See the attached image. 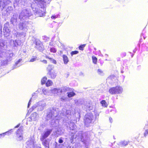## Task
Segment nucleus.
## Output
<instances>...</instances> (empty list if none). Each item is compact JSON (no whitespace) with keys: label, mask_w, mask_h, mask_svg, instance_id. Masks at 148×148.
<instances>
[{"label":"nucleus","mask_w":148,"mask_h":148,"mask_svg":"<svg viewBox=\"0 0 148 148\" xmlns=\"http://www.w3.org/2000/svg\"><path fill=\"white\" fill-rule=\"evenodd\" d=\"M52 63H53V64H56L57 63L56 61L55 60L53 59L52 60Z\"/></svg>","instance_id":"2f4dec72"},{"label":"nucleus","mask_w":148,"mask_h":148,"mask_svg":"<svg viewBox=\"0 0 148 148\" xmlns=\"http://www.w3.org/2000/svg\"><path fill=\"white\" fill-rule=\"evenodd\" d=\"M36 58H31L30 60V62H33L36 60Z\"/></svg>","instance_id":"c85d7f7f"},{"label":"nucleus","mask_w":148,"mask_h":148,"mask_svg":"<svg viewBox=\"0 0 148 148\" xmlns=\"http://www.w3.org/2000/svg\"><path fill=\"white\" fill-rule=\"evenodd\" d=\"M67 96L69 97H71L75 96L76 95L75 93L73 91L68 92Z\"/></svg>","instance_id":"dca6fc26"},{"label":"nucleus","mask_w":148,"mask_h":148,"mask_svg":"<svg viewBox=\"0 0 148 148\" xmlns=\"http://www.w3.org/2000/svg\"><path fill=\"white\" fill-rule=\"evenodd\" d=\"M47 69L48 71L47 75L49 76V77L51 79L55 78L56 76V73L55 71L53 69L52 66L49 65Z\"/></svg>","instance_id":"f03ea898"},{"label":"nucleus","mask_w":148,"mask_h":148,"mask_svg":"<svg viewBox=\"0 0 148 148\" xmlns=\"http://www.w3.org/2000/svg\"><path fill=\"white\" fill-rule=\"evenodd\" d=\"M62 58L64 63L65 64H67L69 61L68 57L65 55H63Z\"/></svg>","instance_id":"1a4fd4ad"},{"label":"nucleus","mask_w":148,"mask_h":148,"mask_svg":"<svg viewBox=\"0 0 148 148\" xmlns=\"http://www.w3.org/2000/svg\"><path fill=\"white\" fill-rule=\"evenodd\" d=\"M23 127L22 126L20 127L19 129H18L17 131L16 134L17 137L19 138V140H22L23 139V137L21 135H19V133L21 132L23 130Z\"/></svg>","instance_id":"0eeeda50"},{"label":"nucleus","mask_w":148,"mask_h":148,"mask_svg":"<svg viewBox=\"0 0 148 148\" xmlns=\"http://www.w3.org/2000/svg\"><path fill=\"white\" fill-rule=\"evenodd\" d=\"M97 72L99 74H100L103 73V71L100 69H99L97 70Z\"/></svg>","instance_id":"b1692460"},{"label":"nucleus","mask_w":148,"mask_h":148,"mask_svg":"<svg viewBox=\"0 0 148 148\" xmlns=\"http://www.w3.org/2000/svg\"><path fill=\"white\" fill-rule=\"evenodd\" d=\"M30 100H29V102H28V107L29 108V104H30Z\"/></svg>","instance_id":"c9c22d12"},{"label":"nucleus","mask_w":148,"mask_h":148,"mask_svg":"<svg viewBox=\"0 0 148 148\" xmlns=\"http://www.w3.org/2000/svg\"><path fill=\"white\" fill-rule=\"evenodd\" d=\"M61 99L62 101L64 100H65L64 99H63L62 98H61Z\"/></svg>","instance_id":"e433bc0d"},{"label":"nucleus","mask_w":148,"mask_h":148,"mask_svg":"<svg viewBox=\"0 0 148 148\" xmlns=\"http://www.w3.org/2000/svg\"><path fill=\"white\" fill-rule=\"evenodd\" d=\"M52 130L51 129H48L46 131L44 132L42 137L40 138L41 141H42L45 139L47 138L51 133Z\"/></svg>","instance_id":"39448f33"},{"label":"nucleus","mask_w":148,"mask_h":148,"mask_svg":"<svg viewBox=\"0 0 148 148\" xmlns=\"http://www.w3.org/2000/svg\"><path fill=\"white\" fill-rule=\"evenodd\" d=\"M12 130L11 129L5 133L0 134V138H2L4 137L5 135H9L12 134Z\"/></svg>","instance_id":"6e6552de"},{"label":"nucleus","mask_w":148,"mask_h":148,"mask_svg":"<svg viewBox=\"0 0 148 148\" xmlns=\"http://www.w3.org/2000/svg\"><path fill=\"white\" fill-rule=\"evenodd\" d=\"M5 46V44L3 41H0V50L2 49Z\"/></svg>","instance_id":"a211bd4d"},{"label":"nucleus","mask_w":148,"mask_h":148,"mask_svg":"<svg viewBox=\"0 0 148 148\" xmlns=\"http://www.w3.org/2000/svg\"><path fill=\"white\" fill-rule=\"evenodd\" d=\"M79 53V52L77 51H72L71 53V56H72L73 55H74L76 54L77 53Z\"/></svg>","instance_id":"4be33fe9"},{"label":"nucleus","mask_w":148,"mask_h":148,"mask_svg":"<svg viewBox=\"0 0 148 148\" xmlns=\"http://www.w3.org/2000/svg\"><path fill=\"white\" fill-rule=\"evenodd\" d=\"M117 60L118 61H120V58H117Z\"/></svg>","instance_id":"f704fd0d"},{"label":"nucleus","mask_w":148,"mask_h":148,"mask_svg":"<svg viewBox=\"0 0 148 148\" xmlns=\"http://www.w3.org/2000/svg\"><path fill=\"white\" fill-rule=\"evenodd\" d=\"M46 9L45 7H41L36 11L37 14L40 17H42L45 16Z\"/></svg>","instance_id":"20e7f679"},{"label":"nucleus","mask_w":148,"mask_h":148,"mask_svg":"<svg viewBox=\"0 0 148 148\" xmlns=\"http://www.w3.org/2000/svg\"><path fill=\"white\" fill-rule=\"evenodd\" d=\"M46 58L47 59H49V60H52L53 59L52 58H50L49 57L47 56H46Z\"/></svg>","instance_id":"473e14b6"},{"label":"nucleus","mask_w":148,"mask_h":148,"mask_svg":"<svg viewBox=\"0 0 148 148\" xmlns=\"http://www.w3.org/2000/svg\"><path fill=\"white\" fill-rule=\"evenodd\" d=\"M42 141V144L45 147H48L49 146V143L48 142L47 140L46 139L45 140H43Z\"/></svg>","instance_id":"9d476101"},{"label":"nucleus","mask_w":148,"mask_h":148,"mask_svg":"<svg viewBox=\"0 0 148 148\" xmlns=\"http://www.w3.org/2000/svg\"><path fill=\"white\" fill-rule=\"evenodd\" d=\"M127 144V142H123L122 143L121 145L123 146H125Z\"/></svg>","instance_id":"bb28decb"},{"label":"nucleus","mask_w":148,"mask_h":148,"mask_svg":"<svg viewBox=\"0 0 148 148\" xmlns=\"http://www.w3.org/2000/svg\"><path fill=\"white\" fill-rule=\"evenodd\" d=\"M114 77H115V75H110L108 78L109 79H112L114 78Z\"/></svg>","instance_id":"a878e982"},{"label":"nucleus","mask_w":148,"mask_h":148,"mask_svg":"<svg viewBox=\"0 0 148 148\" xmlns=\"http://www.w3.org/2000/svg\"><path fill=\"white\" fill-rule=\"evenodd\" d=\"M148 135V130H146L144 133V135L145 137H146Z\"/></svg>","instance_id":"5701e85b"},{"label":"nucleus","mask_w":148,"mask_h":148,"mask_svg":"<svg viewBox=\"0 0 148 148\" xmlns=\"http://www.w3.org/2000/svg\"><path fill=\"white\" fill-rule=\"evenodd\" d=\"M38 148H41L40 147H39Z\"/></svg>","instance_id":"4c0bfd02"},{"label":"nucleus","mask_w":148,"mask_h":148,"mask_svg":"<svg viewBox=\"0 0 148 148\" xmlns=\"http://www.w3.org/2000/svg\"><path fill=\"white\" fill-rule=\"evenodd\" d=\"M50 51L51 52L53 53H55L56 52V49L54 47L51 48Z\"/></svg>","instance_id":"412c9836"},{"label":"nucleus","mask_w":148,"mask_h":148,"mask_svg":"<svg viewBox=\"0 0 148 148\" xmlns=\"http://www.w3.org/2000/svg\"><path fill=\"white\" fill-rule=\"evenodd\" d=\"M47 78L45 76L43 77L41 81V83L42 85H43L45 84L46 83V81L47 80Z\"/></svg>","instance_id":"2eb2a0df"},{"label":"nucleus","mask_w":148,"mask_h":148,"mask_svg":"<svg viewBox=\"0 0 148 148\" xmlns=\"http://www.w3.org/2000/svg\"><path fill=\"white\" fill-rule=\"evenodd\" d=\"M126 56V53H122L121 55V57L122 58H123V57L125 56Z\"/></svg>","instance_id":"cd10ccee"},{"label":"nucleus","mask_w":148,"mask_h":148,"mask_svg":"<svg viewBox=\"0 0 148 148\" xmlns=\"http://www.w3.org/2000/svg\"><path fill=\"white\" fill-rule=\"evenodd\" d=\"M93 118V116L91 114L87 115L84 120L85 125L87 126H89L92 123Z\"/></svg>","instance_id":"7ed1b4c3"},{"label":"nucleus","mask_w":148,"mask_h":148,"mask_svg":"<svg viewBox=\"0 0 148 148\" xmlns=\"http://www.w3.org/2000/svg\"><path fill=\"white\" fill-rule=\"evenodd\" d=\"M58 142L60 143H62L63 142V140L62 139V138H59L58 141Z\"/></svg>","instance_id":"c756f323"},{"label":"nucleus","mask_w":148,"mask_h":148,"mask_svg":"<svg viewBox=\"0 0 148 148\" xmlns=\"http://www.w3.org/2000/svg\"><path fill=\"white\" fill-rule=\"evenodd\" d=\"M20 125V123L18 124L16 126H15L14 127V128H18V127H19Z\"/></svg>","instance_id":"72a5a7b5"},{"label":"nucleus","mask_w":148,"mask_h":148,"mask_svg":"<svg viewBox=\"0 0 148 148\" xmlns=\"http://www.w3.org/2000/svg\"><path fill=\"white\" fill-rule=\"evenodd\" d=\"M92 62L95 64H96L97 61V58L96 57L94 56H92Z\"/></svg>","instance_id":"f3484780"},{"label":"nucleus","mask_w":148,"mask_h":148,"mask_svg":"<svg viewBox=\"0 0 148 148\" xmlns=\"http://www.w3.org/2000/svg\"><path fill=\"white\" fill-rule=\"evenodd\" d=\"M35 47L39 51H42L44 50V47L42 44L41 42H36Z\"/></svg>","instance_id":"423d86ee"},{"label":"nucleus","mask_w":148,"mask_h":148,"mask_svg":"<svg viewBox=\"0 0 148 148\" xmlns=\"http://www.w3.org/2000/svg\"><path fill=\"white\" fill-rule=\"evenodd\" d=\"M86 44H83L80 45L78 47L79 50L83 51L84 50V48L85 47Z\"/></svg>","instance_id":"aec40b11"},{"label":"nucleus","mask_w":148,"mask_h":148,"mask_svg":"<svg viewBox=\"0 0 148 148\" xmlns=\"http://www.w3.org/2000/svg\"><path fill=\"white\" fill-rule=\"evenodd\" d=\"M58 15H53L51 17V18L52 19H54L56 18H57L58 17Z\"/></svg>","instance_id":"393cba45"},{"label":"nucleus","mask_w":148,"mask_h":148,"mask_svg":"<svg viewBox=\"0 0 148 148\" xmlns=\"http://www.w3.org/2000/svg\"><path fill=\"white\" fill-rule=\"evenodd\" d=\"M100 103L101 104L102 107L105 108H107L108 106V104L104 100H102L100 101Z\"/></svg>","instance_id":"9b49d317"},{"label":"nucleus","mask_w":148,"mask_h":148,"mask_svg":"<svg viewBox=\"0 0 148 148\" xmlns=\"http://www.w3.org/2000/svg\"><path fill=\"white\" fill-rule=\"evenodd\" d=\"M53 84L52 82L50 80H48L45 83L46 86L49 87L51 86Z\"/></svg>","instance_id":"4468645a"},{"label":"nucleus","mask_w":148,"mask_h":148,"mask_svg":"<svg viewBox=\"0 0 148 148\" xmlns=\"http://www.w3.org/2000/svg\"><path fill=\"white\" fill-rule=\"evenodd\" d=\"M123 89L120 86H116L110 88L109 90V93L112 94H119L121 93Z\"/></svg>","instance_id":"f257e3e1"},{"label":"nucleus","mask_w":148,"mask_h":148,"mask_svg":"<svg viewBox=\"0 0 148 148\" xmlns=\"http://www.w3.org/2000/svg\"><path fill=\"white\" fill-rule=\"evenodd\" d=\"M70 90V88H64L60 91V92L62 93V92H66Z\"/></svg>","instance_id":"6ab92c4d"},{"label":"nucleus","mask_w":148,"mask_h":148,"mask_svg":"<svg viewBox=\"0 0 148 148\" xmlns=\"http://www.w3.org/2000/svg\"><path fill=\"white\" fill-rule=\"evenodd\" d=\"M41 61L44 64H46L47 63V61L46 60H41Z\"/></svg>","instance_id":"7c9ffc66"},{"label":"nucleus","mask_w":148,"mask_h":148,"mask_svg":"<svg viewBox=\"0 0 148 148\" xmlns=\"http://www.w3.org/2000/svg\"><path fill=\"white\" fill-rule=\"evenodd\" d=\"M37 115V113L36 112H34L32 113L29 118L31 119V121L32 120H35L36 119Z\"/></svg>","instance_id":"f8f14e48"},{"label":"nucleus","mask_w":148,"mask_h":148,"mask_svg":"<svg viewBox=\"0 0 148 148\" xmlns=\"http://www.w3.org/2000/svg\"><path fill=\"white\" fill-rule=\"evenodd\" d=\"M85 107L86 109L88 110H91L92 107V106L91 103H87L85 105Z\"/></svg>","instance_id":"ddd939ff"}]
</instances>
